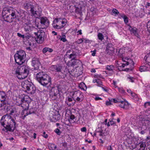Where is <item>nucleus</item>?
Instances as JSON below:
<instances>
[{"instance_id": "obj_61", "label": "nucleus", "mask_w": 150, "mask_h": 150, "mask_svg": "<svg viewBox=\"0 0 150 150\" xmlns=\"http://www.w3.org/2000/svg\"><path fill=\"white\" fill-rule=\"evenodd\" d=\"M55 26H56L55 28L56 29H60L62 28L61 26L58 24L55 25Z\"/></svg>"}, {"instance_id": "obj_18", "label": "nucleus", "mask_w": 150, "mask_h": 150, "mask_svg": "<svg viewBox=\"0 0 150 150\" xmlns=\"http://www.w3.org/2000/svg\"><path fill=\"white\" fill-rule=\"evenodd\" d=\"M33 112V111L31 112L30 110H28V109H23V112L21 113V117L22 119H24L26 116Z\"/></svg>"}, {"instance_id": "obj_39", "label": "nucleus", "mask_w": 150, "mask_h": 150, "mask_svg": "<svg viewBox=\"0 0 150 150\" xmlns=\"http://www.w3.org/2000/svg\"><path fill=\"white\" fill-rule=\"evenodd\" d=\"M9 12V10L8 9H4L2 12V16L3 18H4L5 16H6L7 15L6 14L7 13Z\"/></svg>"}, {"instance_id": "obj_17", "label": "nucleus", "mask_w": 150, "mask_h": 150, "mask_svg": "<svg viewBox=\"0 0 150 150\" xmlns=\"http://www.w3.org/2000/svg\"><path fill=\"white\" fill-rule=\"evenodd\" d=\"M26 89L29 91V93L31 94H33L35 92L36 88L33 84L31 83L30 85L28 87V88H27Z\"/></svg>"}, {"instance_id": "obj_47", "label": "nucleus", "mask_w": 150, "mask_h": 150, "mask_svg": "<svg viewBox=\"0 0 150 150\" xmlns=\"http://www.w3.org/2000/svg\"><path fill=\"white\" fill-rule=\"evenodd\" d=\"M119 92L122 93H125V91L124 90V89L122 88H119L117 87Z\"/></svg>"}, {"instance_id": "obj_2", "label": "nucleus", "mask_w": 150, "mask_h": 150, "mask_svg": "<svg viewBox=\"0 0 150 150\" xmlns=\"http://www.w3.org/2000/svg\"><path fill=\"white\" fill-rule=\"evenodd\" d=\"M36 77L39 83L43 86H46L48 83H51V78L43 72L37 73L36 75Z\"/></svg>"}, {"instance_id": "obj_30", "label": "nucleus", "mask_w": 150, "mask_h": 150, "mask_svg": "<svg viewBox=\"0 0 150 150\" xmlns=\"http://www.w3.org/2000/svg\"><path fill=\"white\" fill-rule=\"evenodd\" d=\"M142 123L143 125V126H146L147 125H150V121L148 119H146L144 120H143L142 121Z\"/></svg>"}, {"instance_id": "obj_14", "label": "nucleus", "mask_w": 150, "mask_h": 150, "mask_svg": "<svg viewBox=\"0 0 150 150\" xmlns=\"http://www.w3.org/2000/svg\"><path fill=\"white\" fill-rule=\"evenodd\" d=\"M125 60H126V62L124 61V62H125V63H122L121 64V65H119V66L120 67H124L125 66L129 64L133 66L134 64V62L130 59L127 57H125Z\"/></svg>"}, {"instance_id": "obj_52", "label": "nucleus", "mask_w": 150, "mask_h": 150, "mask_svg": "<svg viewBox=\"0 0 150 150\" xmlns=\"http://www.w3.org/2000/svg\"><path fill=\"white\" fill-rule=\"evenodd\" d=\"M55 132L57 133L58 135H59L60 134L61 132L60 131V130L58 129H55L54 131Z\"/></svg>"}, {"instance_id": "obj_19", "label": "nucleus", "mask_w": 150, "mask_h": 150, "mask_svg": "<svg viewBox=\"0 0 150 150\" xmlns=\"http://www.w3.org/2000/svg\"><path fill=\"white\" fill-rule=\"evenodd\" d=\"M55 21L56 22H61V26L62 28L64 27L67 24V20L65 18L62 19L60 18H56Z\"/></svg>"}, {"instance_id": "obj_24", "label": "nucleus", "mask_w": 150, "mask_h": 150, "mask_svg": "<svg viewBox=\"0 0 150 150\" xmlns=\"http://www.w3.org/2000/svg\"><path fill=\"white\" fill-rule=\"evenodd\" d=\"M48 147L50 150H61L57 149V146L54 144L49 143L48 145Z\"/></svg>"}, {"instance_id": "obj_53", "label": "nucleus", "mask_w": 150, "mask_h": 150, "mask_svg": "<svg viewBox=\"0 0 150 150\" xmlns=\"http://www.w3.org/2000/svg\"><path fill=\"white\" fill-rule=\"evenodd\" d=\"M74 9H75V12L77 14H79L80 13V11L79 8H76L74 7Z\"/></svg>"}, {"instance_id": "obj_33", "label": "nucleus", "mask_w": 150, "mask_h": 150, "mask_svg": "<svg viewBox=\"0 0 150 150\" xmlns=\"http://www.w3.org/2000/svg\"><path fill=\"white\" fill-rule=\"evenodd\" d=\"M57 37L59 38L60 39L61 41H62L63 42H65L67 41V40L66 39V36L64 34H62V37L59 35L57 36Z\"/></svg>"}, {"instance_id": "obj_63", "label": "nucleus", "mask_w": 150, "mask_h": 150, "mask_svg": "<svg viewBox=\"0 0 150 150\" xmlns=\"http://www.w3.org/2000/svg\"><path fill=\"white\" fill-rule=\"evenodd\" d=\"M148 149L150 150V140L148 141L147 143Z\"/></svg>"}, {"instance_id": "obj_55", "label": "nucleus", "mask_w": 150, "mask_h": 150, "mask_svg": "<svg viewBox=\"0 0 150 150\" xmlns=\"http://www.w3.org/2000/svg\"><path fill=\"white\" fill-rule=\"evenodd\" d=\"M123 19L125 23H127L128 22V18L126 16L123 18Z\"/></svg>"}, {"instance_id": "obj_27", "label": "nucleus", "mask_w": 150, "mask_h": 150, "mask_svg": "<svg viewBox=\"0 0 150 150\" xmlns=\"http://www.w3.org/2000/svg\"><path fill=\"white\" fill-rule=\"evenodd\" d=\"M30 12L32 13V15L34 16L35 17H37L38 16H40L41 15L40 13H38V12L36 11H35L34 9V7L30 9Z\"/></svg>"}, {"instance_id": "obj_28", "label": "nucleus", "mask_w": 150, "mask_h": 150, "mask_svg": "<svg viewBox=\"0 0 150 150\" xmlns=\"http://www.w3.org/2000/svg\"><path fill=\"white\" fill-rule=\"evenodd\" d=\"M60 147L62 150H67L68 147L67 143L66 142H62L60 144Z\"/></svg>"}, {"instance_id": "obj_13", "label": "nucleus", "mask_w": 150, "mask_h": 150, "mask_svg": "<svg viewBox=\"0 0 150 150\" xmlns=\"http://www.w3.org/2000/svg\"><path fill=\"white\" fill-rule=\"evenodd\" d=\"M127 26H129L128 29L130 31L131 34L137 37H139V35L137 32V29L135 27H132L129 24H128Z\"/></svg>"}, {"instance_id": "obj_15", "label": "nucleus", "mask_w": 150, "mask_h": 150, "mask_svg": "<svg viewBox=\"0 0 150 150\" xmlns=\"http://www.w3.org/2000/svg\"><path fill=\"white\" fill-rule=\"evenodd\" d=\"M69 72L71 76L74 77H78L81 75V71L77 69H72L71 71H69Z\"/></svg>"}, {"instance_id": "obj_58", "label": "nucleus", "mask_w": 150, "mask_h": 150, "mask_svg": "<svg viewBox=\"0 0 150 150\" xmlns=\"http://www.w3.org/2000/svg\"><path fill=\"white\" fill-rule=\"evenodd\" d=\"M150 105V102H148L145 103L144 104L145 107H146Z\"/></svg>"}, {"instance_id": "obj_11", "label": "nucleus", "mask_w": 150, "mask_h": 150, "mask_svg": "<svg viewBox=\"0 0 150 150\" xmlns=\"http://www.w3.org/2000/svg\"><path fill=\"white\" fill-rule=\"evenodd\" d=\"M59 90L56 88H53L50 92V97L52 100H55L57 98V95L59 94Z\"/></svg>"}, {"instance_id": "obj_51", "label": "nucleus", "mask_w": 150, "mask_h": 150, "mask_svg": "<svg viewBox=\"0 0 150 150\" xmlns=\"http://www.w3.org/2000/svg\"><path fill=\"white\" fill-rule=\"evenodd\" d=\"M11 17H12V18L13 20L14 18H15L16 17V15L15 13L14 12H13L11 14Z\"/></svg>"}, {"instance_id": "obj_37", "label": "nucleus", "mask_w": 150, "mask_h": 150, "mask_svg": "<svg viewBox=\"0 0 150 150\" xmlns=\"http://www.w3.org/2000/svg\"><path fill=\"white\" fill-rule=\"evenodd\" d=\"M114 66L111 65H107L106 66L105 69H106L110 71H112L114 69Z\"/></svg>"}, {"instance_id": "obj_56", "label": "nucleus", "mask_w": 150, "mask_h": 150, "mask_svg": "<svg viewBox=\"0 0 150 150\" xmlns=\"http://www.w3.org/2000/svg\"><path fill=\"white\" fill-rule=\"evenodd\" d=\"M17 34V35L20 37L22 38L23 39L25 38V35H21L19 33H18Z\"/></svg>"}, {"instance_id": "obj_49", "label": "nucleus", "mask_w": 150, "mask_h": 150, "mask_svg": "<svg viewBox=\"0 0 150 150\" xmlns=\"http://www.w3.org/2000/svg\"><path fill=\"white\" fill-rule=\"evenodd\" d=\"M101 87L102 88V89L104 91L107 92H108V89L107 88L103 85V86H102Z\"/></svg>"}, {"instance_id": "obj_26", "label": "nucleus", "mask_w": 150, "mask_h": 150, "mask_svg": "<svg viewBox=\"0 0 150 150\" xmlns=\"http://www.w3.org/2000/svg\"><path fill=\"white\" fill-rule=\"evenodd\" d=\"M4 19L5 21L9 23L12 22L13 20L10 14L7 15L6 16H5Z\"/></svg>"}, {"instance_id": "obj_50", "label": "nucleus", "mask_w": 150, "mask_h": 150, "mask_svg": "<svg viewBox=\"0 0 150 150\" xmlns=\"http://www.w3.org/2000/svg\"><path fill=\"white\" fill-rule=\"evenodd\" d=\"M111 45V44H109L108 45H107V49L108 50H110L113 51V47H110V46Z\"/></svg>"}, {"instance_id": "obj_59", "label": "nucleus", "mask_w": 150, "mask_h": 150, "mask_svg": "<svg viewBox=\"0 0 150 150\" xmlns=\"http://www.w3.org/2000/svg\"><path fill=\"white\" fill-rule=\"evenodd\" d=\"M56 115H54L52 117V120L54 121H56L58 120V118H56Z\"/></svg>"}, {"instance_id": "obj_25", "label": "nucleus", "mask_w": 150, "mask_h": 150, "mask_svg": "<svg viewBox=\"0 0 150 150\" xmlns=\"http://www.w3.org/2000/svg\"><path fill=\"white\" fill-rule=\"evenodd\" d=\"M144 59L145 63L149 65H150V53L147 54L144 57Z\"/></svg>"}, {"instance_id": "obj_34", "label": "nucleus", "mask_w": 150, "mask_h": 150, "mask_svg": "<svg viewBox=\"0 0 150 150\" xmlns=\"http://www.w3.org/2000/svg\"><path fill=\"white\" fill-rule=\"evenodd\" d=\"M79 87L83 91H86V90L87 87L85 83L83 82L81 83L79 85Z\"/></svg>"}, {"instance_id": "obj_29", "label": "nucleus", "mask_w": 150, "mask_h": 150, "mask_svg": "<svg viewBox=\"0 0 150 150\" xmlns=\"http://www.w3.org/2000/svg\"><path fill=\"white\" fill-rule=\"evenodd\" d=\"M7 96L5 93L3 91H0V99H2L1 101H3L6 100Z\"/></svg>"}, {"instance_id": "obj_22", "label": "nucleus", "mask_w": 150, "mask_h": 150, "mask_svg": "<svg viewBox=\"0 0 150 150\" xmlns=\"http://www.w3.org/2000/svg\"><path fill=\"white\" fill-rule=\"evenodd\" d=\"M118 56L122 58L123 61L126 62L125 58L126 57H124L125 56L124 51L123 49H120L119 50L118 52Z\"/></svg>"}, {"instance_id": "obj_57", "label": "nucleus", "mask_w": 150, "mask_h": 150, "mask_svg": "<svg viewBox=\"0 0 150 150\" xmlns=\"http://www.w3.org/2000/svg\"><path fill=\"white\" fill-rule=\"evenodd\" d=\"M56 21H55V19L53 21V23L52 24V26L53 27L55 28H56L55 25H57V24H56Z\"/></svg>"}, {"instance_id": "obj_36", "label": "nucleus", "mask_w": 150, "mask_h": 150, "mask_svg": "<svg viewBox=\"0 0 150 150\" xmlns=\"http://www.w3.org/2000/svg\"><path fill=\"white\" fill-rule=\"evenodd\" d=\"M75 118V117L74 115H72L69 117L68 119L69 122L71 123H73L75 122V121L74 120Z\"/></svg>"}, {"instance_id": "obj_4", "label": "nucleus", "mask_w": 150, "mask_h": 150, "mask_svg": "<svg viewBox=\"0 0 150 150\" xmlns=\"http://www.w3.org/2000/svg\"><path fill=\"white\" fill-rule=\"evenodd\" d=\"M15 72L16 76L19 79H23L27 77L29 70L26 67H17L15 69Z\"/></svg>"}, {"instance_id": "obj_35", "label": "nucleus", "mask_w": 150, "mask_h": 150, "mask_svg": "<svg viewBox=\"0 0 150 150\" xmlns=\"http://www.w3.org/2000/svg\"><path fill=\"white\" fill-rule=\"evenodd\" d=\"M140 148L139 150H144L145 148L146 145L144 142H142L139 144Z\"/></svg>"}, {"instance_id": "obj_40", "label": "nucleus", "mask_w": 150, "mask_h": 150, "mask_svg": "<svg viewBox=\"0 0 150 150\" xmlns=\"http://www.w3.org/2000/svg\"><path fill=\"white\" fill-rule=\"evenodd\" d=\"M97 36L98 39L101 41H102L104 39L103 35L101 33H98Z\"/></svg>"}, {"instance_id": "obj_41", "label": "nucleus", "mask_w": 150, "mask_h": 150, "mask_svg": "<svg viewBox=\"0 0 150 150\" xmlns=\"http://www.w3.org/2000/svg\"><path fill=\"white\" fill-rule=\"evenodd\" d=\"M97 85L98 86L101 87L102 86H103V84L101 81L99 79H97V81L96 82Z\"/></svg>"}, {"instance_id": "obj_9", "label": "nucleus", "mask_w": 150, "mask_h": 150, "mask_svg": "<svg viewBox=\"0 0 150 150\" xmlns=\"http://www.w3.org/2000/svg\"><path fill=\"white\" fill-rule=\"evenodd\" d=\"M73 96L74 98H76V100L78 102H81L82 101L84 98L83 93L79 91H75Z\"/></svg>"}, {"instance_id": "obj_3", "label": "nucleus", "mask_w": 150, "mask_h": 150, "mask_svg": "<svg viewBox=\"0 0 150 150\" xmlns=\"http://www.w3.org/2000/svg\"><path fill=\"white\" fill-rule=\"evenodd\" d=\"M31 99L28 96H25L23 98L16 99V105L22 107L23 109H28Z\"/></svg>"}, {"instance_id": "obj_43", "label": "nucleus", "mask_w": 150, "mask_h": 150, "mask_svg": "<svg viewBox=\"0 0 150 150\" xmlns=\"http://www.w3.org/2000/svg\"><path fill=\"white\" fill-rule=\"evenodd\" d=\"M112 12L115 15L119 14L118 11L115 8H114L112 10Z\"/></svg>"}, {"instance_id": "obj_46", "label": "nucleus", "mask_w": 150, "mask_h": 150, "mask_svg": "<svg viewBox=\"0 0 150 150\" xmlns=\"http://www.w3.org/2000/svg\"><path fill=\"white\" fill-rule=\"evenodd\" d=\"M91 11L92 12V13L93 14L96 13V11H97V9L96 8H95L94 7H91L90 9Z\"/></svg>"}, {"instance_id": "obj_5", "label": "nucleus", "mask_w": 150, "mask_h": 150, "mask_svg": "<svg viewBox=\"0 0 150 150\" xmlns=\"http://www.w3.org/2000/svg\"><path fill=\"white\" fill-rule=\"evenodd\" d=\"M25 57V52L23 50H20L14 55L15 61L18 64L21 65L24 62Z\"/></svg>"}, {"instance_id": "obj_31", "label": "nucleus", "mask_w": 150, "mask_h": 150, "mask_svg": "<svg viewBox=\"0 0 150 150\" xmlns=\"http://www.w3.org/2000/svg\"><path fill=\"white\" fill-rule=\"evenodd\" d=\"M103 130L100 128H98L96 129V132L98 133V135L100 136H103L105 135L103 132Z\"/></svg>"}, {"instance_id": "obj_62", "label": "nucleus", "mask_w": 150, "mask_h": 150, "mask_svg": "<svg viewBox=\"0 0 150 150\" xmlns=\"http://www.w3.org/2000/svg\"><path fill=\"white\" fill-rule=\"evenodd\" d=\"M119 15L121 17L123 18V19L126 16L123 13H120Z\"/></svg>"}, {"instance_id": "obj_8", "label": "nucleus", "mask_w": 150, "mask_h": 150, "mask_svg": "<svg viewBox=\"0 0 150 150\" xmlns=\"http://www.w3.org/2000/svg\"><path fill=\"white\" fill-rule=\"evenodd\" d=\"M40 24L37 26L39 29H45L49 25L50 22L47 18L46 17H42L40 19Z\"/></svg>"}, {"instance_id": "obj_38", "label": "nucleus", "mask_w": 150, "mask_h": 150, "mask_svg": "<svg viewBox=\"0 0 150 150\" xmlns=\"http://www.w3.org/2000/svg\"><path fill=\"white\" fill-rule=\"evenodd\" d=\"M24 6L25 9H29L30 8L31 9L32 8H33V5H31L29 3H26L24 4Z\"/></svg>"}, {"instance_id": "obj_7", "label": "nucleus", "mask_w": 150, "mask_h": 150, "mask_svg": "<svg viewBox=\"0 0 150 150\" xmlns=\"http://www.w3.org/2000/svg\"><path fill=\"white\" fill-rule=\"evenodd\" d=\"M34 34L36 36V41L39 43H42L44 40L45 33L42 30L39 29L37 32H34Z\"/></svg>"}, {"instance_id": "obj_45", "label": "nucleus", "mask_w": 150, "mask_h": 150, "mask_svg": "<svg viewBox=\"0 0 150 150\" xmlns=\"http://www.w3.org/2000/svg\"><path fill=\"white\" fill-rule=\"evenodd\" d=\"M127 78L129 79V81L132 82H134V79L133 77H131L130 76L128 75L127 76Z\"/></svg>"}, {"instance_id": "obj_54", "label": "nucleus", "mask_w": 150, "mask_h": 150, "mask_svg": "<svg viewBox=\"0 0 150 150\" xmlns=\"http://www.w3.org/2000/svg\"><path fill=\"white\" fill-rule=\"evenodd\" d=\"M95 77H96L97 78H98V79L99 78H101L102 79H104V78L103 76L101 75L100 74L98 75H95V76H94Z\"/></svg>"}, {"instance_id": "obj_10", "label": "nucleus", "mask_w": 150, "mask_h": 150, "mask_svg": "<svg viewBox=\"0 0 150 150\" xmlns=\"http://www.w3.org/2000/svg\"><path fill=\"white\" fill-rule=\"evenodd\" d=\"M130 105L127 101L123 98L121 99L120 102L117 104L118 106L125 110L128 109L130 108Z\"/></svg>"}, {"instance_id": "obj_12", "label": "nucleus", "mask_w": 150, "mask_h": 150, "mask_svg": "<svg viewBox=\"0 0 150 150\" xmlns=\"http://www.w3.org/2000/svg\"><path fill=\"white\" fill-rule=\"evenodd\" d=\"M32 65L35 70H37L39 69L40 64L38 58H33L32 61Z\"/></svg>"}, {"instance_id": "obj_1", "label": "nucleus", "mask_w": 150, "mask_h": 150, "mask_svg": "<svg viewBox=\"0 0 150 150\" xmlns=\"http://www.w3.org/2000/svg\"><path fill=\"white\" fill-rule=\"evenodd\" d=\"M16 124L13 118L7 114L2 116L0 120V125L5 128L3 130L6 132L13 131L16 127Z\"/></svg>"}, {"instance_id": "obj_16", "label": "nucleus", "mask_w": 150, "mask_h": 150, "mask_svg": "<svg viewBox=\"0 0 150 150\" xmlns=\"http://www.w3.org/2000/svg\"><path fill=\"white\" fill-rule=\"evenodd\" d=\"M9 114H8L9 116H11L12 118H13L14 121H15L16 118L15 115L16 114L17 112V109L15 107H13L11 110Z\"/></svg>"}, {"instance_id": "obj_21", "label": "nucleus", "mask_w": 150, "mask_h": 150, "mask_svg": "<svg viewBox=\"0 0 150 150\" xmlns=\"http://www.w3.org/2000/svg\"><path fill=\"white\" fill-rule=\"evenodd\" d=\"M73 99L72 97H68L66 99L65 103L67 105L69 106H73L75 102H72Z\"/></svg>"}, {"instance_id": "obj_20", "label": "nucleus", "mask_w": 150, "mask_h": 150, "mask_svg": "<svg viewBox=\"0 0 150 150\" xmlns=\"http://www.w3.org/2000/svg\"><path fill=\"white\" fill-rule=\"evenodd\" d=\"M31 82L27 80H25L23 81L21 83L22 87L24 89H27L28 87L30 85Z\"/></svg>"}, {"instance_id": "obj_32", "label": "nucleus", "mask_w": 150, "mask_h": 150, "mask_svg": "<svg viewBox=\"0 0 150 150\" xmlns=\"http://www.w3.org/2000/svg\"><path fill=\"white\" fill-rule=\"evenodd\" d=\"M52 51L53 49H52L48 47H45L42 50V52L43 54L47 52H51Z\"/></svg>"}, {"instance_id": "obj_60", "label": "nucleus", "mask_w": 150, "mask_h": 150, "mask_svg": "<svg viewBox=\"0 0 150 150\" xmlns=\"http://www.w3.org/2000/svg\"><path fill=\"white\" fill-rule=\"evenodd\" d=\"M81 130L82 132H86V128L85 127H84L81 128Z\"/></svg>"}, {"instance_id": "obj_6", "label": "nucleus", "mask_w": 150, "mask_h": 150, "mask_svg": "<svg viewBox=\"0 0 150 150\" xmlns=\"http://www.w3.org/2000/svg\"><path fill=\"white\" fill-rule=\"evenodd\" d=\"M50 68L52 71L57 72L58 74L60 73L63 76L66 75L65 72L67 71V67L57 64L51 66Z\"/></svg>"}, {"instance_id": "obj_44", "label": "nucleus", "mask_w": 150, "mask_h": 150, "mask_svg": "<svg viewBox=\"0 0 150 150\" xmlns=\"http://www.w3.org/2000/svg\"><path fill=\"white\" fill-rule=\"evenodd\" d=\"M69 55V58L71 59V60L74 59V58L76 57V55L74 53L70 54Z\"/></svg>"}, {"instance_id": "obj_23", "label": "nucleus", "mask_w": 150, "mask_h": 150, "mask_svg": "<svg viewBox=\"0 0 150 150\" xmlns=\"http://www.w3.org/2000/svg\"><path fill=\"white\" fill-rule=\"evenodd\" d=\"M139 69L141 72L150 71V65L141 66L140 67Z\"/></svg>"}, {"instance_id": "obj_42", "label": "nucleus", "mask_w": 150, "mask_h": 150, "mask_svg": "<svg viewBox=\"0 0 150 150\" xmlns=\"http://www.w3.org/2000/svg\"><path fill=\"white\" fill-rule=\"evenodd\" d=\"M121 99L116 98H113L112 100V101L115 103H117V104H119V103L120 102Z\"/></svg>"}, {"instance_id": "obj_48", "label": "nucleus", "mask_w": 150, "mask_h": 150, "mask_svg": "<svg viewBox=\"0 0 150 150\" xmlns=\"http://www.w3.org/2000/svg\"><path fill=\"white\" fill-rule=\"evenodd\" d=\"M83 38L78 39L76 41V42L78 44H79L82 43L83 42Z\"/></svg>"}, {"instance_id": "obj_64", "label": "nucleus", "mask_w": 150, "mask_h": 150, "mask_svg": "<svg viewBox=\"0 0 150 150\" xmlns=\"http://www.w3.org/2000/svg\"><path fill=\"white\" fill-rule=\"evenodd\" d=\"M43 136L44 138H46L48 137V135L47 134H45V132H43Z\"/></svg>"}]
</instances>
